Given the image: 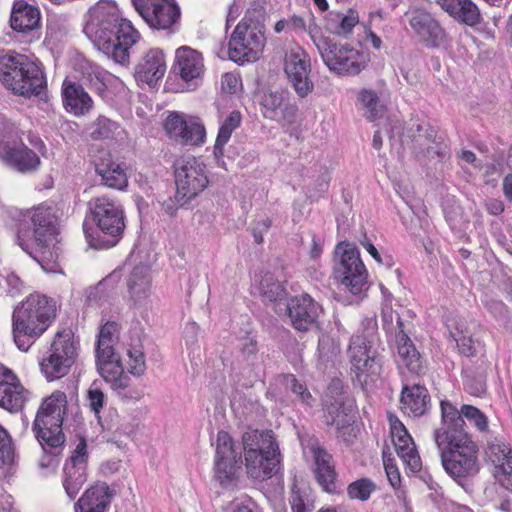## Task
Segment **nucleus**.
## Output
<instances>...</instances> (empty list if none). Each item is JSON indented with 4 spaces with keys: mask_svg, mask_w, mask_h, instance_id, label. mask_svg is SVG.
Segmentation results:
<instances>
[{
    "mask_svg": "<svg viewBox=\"0 0 512 512\" xmlns=\"http://www.w3.org/2000/svg\"><path fill=\"white\" fill-rule=\"evenodd\" d=\"M0 158L21 173L34 172L41 164L39 156L24 144L11 146L0 143Z\"/></svg>",
    "mask_w": 512,
    "mask_h": 512,
    "instance_id": "393cba45",
    "label": "nucleus"
},
{
    "mask_svg": "<svg viewBox=\"0 0 512 512\" xmlns=\"http://www.w3.org/2000/svg\"><path fill=\"white\" fill-rule=\"evenodd\" d=\"M112 500L105 483L90 487L75 503V512H105Z\"/></svg>",
    "mask_w": 512,
    "mask_h": 512,
    "instance_id": "c9c22d12",
    "label": "nucleus"
},
{
    "mask_svg": "<svg viewBox=\"0 0 512 512\" xmlns=\"http://www.w3.org/2000/svg\"><path fill=\"white\" fill-rule=\"evenodd\" d=\"M457 346L461 354L470 357L474 356L477 352V347L471 337L462 336L456 340Z\"/></svg>",
    "mask_w": 512,
    "mask_h": 512,
    "instance_id": "338daca9",
    "label": "nucleus"
},
{
    "mask_svg": "<svg viewBox=\"0 0 512 512\" xmlns=\"http://www.w3.org/2000/svg\"><path fill=\"white\" fill-rule=\"evenodd\" d=\"M461 412L463 419L465 418L473 424L479 431H486L488 427V419L483 412L472 405H462Z\"/></svg>",
    "mask_w": 512,
    "mask_h": 512,
    "instance_id": "13d9d810",
    "label": "nucleus"
},
{
    "mask_svg": "<svg viewBox=\"0 0 512 512\" xmlns=\"http://www.w3.org/2000/svg\"><path fill=\"white\" fill-rule=\"evenodd\" d=\"M29 221L20 223L17 233L19 246L42 263L57 235V218L49 207L39 206L28 213Z\"/></svg>",
    "mask_w": 512,
    "mask_h": 512,
    "instance_id": "7ed1b4c3",
    "label": "nucleus"
},
{
    "mask_svg": "<svg viewBox=\"0 0 512 512\" xmlns=\"http://www.w3.org/2000/svg\"><path fill=\"white\" fill-rule=\"evenodd\" d=\"M62 97L65 109L76 116L87 114L93 107V101L80 83L64 80Z\"/></svg>",
    "mask_w": 512,
    "mask_h": 512,
    "instance_id": "2f4dec72",
    "label": "nucleus"
},
{
    "mask_svg": "<svg viewBox=\"0 0 512 512\" xmlns=\"http://www.w3.org/2000/svg\"><path fill=\"white\" fill-rule=\"evenodd\" d=\"M242 468V450L236 447L232 437L225 431L217 434L214 459V479L224 489L237 487Z\"/></svg>",
    "mask_w": 512,
    "mask_h": 512,
    "instance_id": "ddd939ff",
    "label": "nucleus"
},
{
    "mask_svg": "<svg viewBox=\"0 0 512 512\" xmlns=\"http://www.w3.org/2000/svg\"><path fill=\"white\" fill-rule=\"evenodd\" d=\"M242 445L240 448L245 454L250 452L271 453L272 450L278 451V445L273 437L272 431H248L242 436Z\"/></svg>",
    "mask_w": 512,
    "mask_h": 512,
    "instance_id": "a19ab883",
    "label": "nucleus"
},
{
    "mask_svg": "<svg viewBox=\"0 0 512 512\" xmlns=\"http://www.w3.org/2000/svg\"><path fill=\"white\" fill-rule=\"evenodd\" d=\"M106 71L101 67L91 62L85 61L81 64V77L80 81L82 86H87L90 90L94 91L100 96H103L107 91L105 78Z\"/></svg>",
    "mask_w": 512,
    "mask_h": 512,
    "instance_id": "c03bdc74",
    "label": "nucleus"
},
{
    "mask_svg": "<svg viewBox=\"0 0 512 512\" xmlns=\"http://www.w3.org/2000/svg\"><path fill=\"white\" fill-rule=\"evenodd\" d=\"M241 114L239 111H232L221 125L216 143L214 146L215 154H222L223 146L229 141L232 132L240 125Z\"/></svg>",
    "mask_w": 512,
    "mask_h": 512,
    "instance_id": "8fccbe9b",
    "label": "nucleus"
},
{
    "mask_svg": "<svg viewBox=\"0 0 512 512\" xmlns=\"http://www.w3.org/2000/svg\"><path fill=\"white\" fill-rule=\"evenodd\" d=\"M279 455V450H272L269 454L256 452L245 454L247 475L261 481L271 478L278 471Z\"/></svg>",
    "mask_w": 512,
    "mask_h": 512,
    "instance_id": "c756f323",
    "label": "nucleus"
},
{
    "mask_svg": "<svg viewBox=\"0 0 512 512\" xmlns=\"http://www.w3.org/2000/svg\"><path fill=\"white\" fill-rule=\"evenodd\" d=\"M322 311V306L308 294L292 297L287 303V315L291 326L299 332H307L318 327Z\"/></svg>",
    "mask_w": 512,
    "mask_h": 512,
    "instance_id": "6ab92c4d",
    "label": "nucleus"
},
{
    "mask_svg": "<svg viewBox=\"0 0 512 512\" xmlns=\"http://www.w3.org/2000/svg\"><path fill=\"white\" fill-rule=\"evenodd\" d=\"M14 460V447L7 430L0 425V467L9 465Z\"/></svg>",
    "mask_w": 512,
    "mask_h": 512,
    "instance_id": "4d7b16f0",
    "label": "nucleus"
},
{
    "mask_svg": "<svg viewBox=\"0 0 512 512\" xmlns=\"http://www.w3.org/2000/svg\"><path fill=\"white\" fill-rule=\"evenodd\" d=\"M398 318H401L398 313L392 310L390 307L382 309V322L383 328L389 334L394 333L397 336Z\"/></svg>",
    "mask_w": 512,
    "mask_h": 512,
    "instance_id": "69168bd1",
    "label": "nucleus"
},
{
    "mask_svg": "<svg viewBox=\"0 0 512 512\" xmlns=\"http://www.w3.org/2000/svg\"><path fill=\"white\" fill-rule=\"evenodd\" d=\"M127 286L135 303L145 299L150 288L149 267L143 264L136 265L129 275Z\"/></svg>",
    "mask_w": 512,
    "mask_h": 512,
    "instance_id": "37998d69",
    "label": "nucleus"
},
{
    "mask_svg": "<svg viewBox=\"0 0 512 512\" xmlns=\"http://www.w3.org/2000/svg\"><path fill=\"white\" fill-rule=\"evenodd\" d=\"M55 316V302L40 294H31L13 312L14 321L39 335L49 327Z\"/></svg>",
    "mask_w": 512,
    "mask_h": 512,
    "instance_id": "2eb2a0df",
    "label": "nucleus"
},
{
    "mask_svg": "<svg viewBox=\"0 0 512 512\" xmlns=\"http://www.w3.org/2000/svg\"><path fill=\"white\" fill-rule=\"evenodd\" d=\"M442 426L434 431L437 447L444 446L447 441L458 438L460 434H468L464 430L463 414L447 401L441 402Z\"/></svg>",
    "mask_w": 512,
    "mask_h": 512,
    "instance_id": "b1692460",
    "label": "nucleus"
},
{
    "mask_svg": "<svg viewBox=\"0 0 512 512\" xmlns=\"http://www.w3.org/2000/svg\"><path fill=\"white\" fill-rule=\"evenodd\" d=\"M129 372L135 376H141L146 370L145 356L141 349L133 348L128 350Z\"/></svg>",
    "mask_w": 512,
    "mask_h": 512,
    "instance_id": "052dcab7",
    "label": "nucleus"
},
{
    "mask_svg": "<svg viewBox=\"0 0 512 512\" xmlns=\"http://www.w3.org/2000/svg\"><path fill=\"white\" fill-rule=\"evenodd\" d=\"M26 63V55L9 51L8 53L0 56V82L3 86L11 90L15 94V90H19L20 79L19 75L23 73Z\"/></svg>",
    "mask_w": 512,
    "mask_h": 512,
    "instance_id": "72a5a7b5",
    "label": "nucleus"
},
{
    "mask_svg": "<svg viewBox=\"0 0 512 512\" xmlns=\"http://www.w3.org/2000/svg\"><path fill=\"white\" fill-rule=\"evenodd\" d=\"M119 324L115 321H107L100 328L97 341L117 343L119 339Z\"/></svg>",
    "mask_w": 512,
    "mask_h": 512,
    "instance_id": "e2e57ef3",
    "label": "nucleus"
},
{
    "mask_svg": "<svg viewBox=\"0 0 512 512\" xmlns=\"http://www.w3.org/2000/svg\"><path fill=\"white\" fill-rule=\"evenodd\" d=\"M77 357V349L71 331L56 333L47 355L40 362L41 372L48 381L67 375Z\"/></svg>",
    "mask_w": 512,
    "mask_h": 512,
    "instance_id": "4468645a",
    "label": "nucleus"
},
{
    "mask_svg": "<svg viewBox=\"0 0 512 512\" xmlns=\"http://www.w3.org/2000/svg\"><path fill=\"white\" fill-rule=\"evenodd\" d=\"M117 343L97 341L96 364L103 379L123 399L139 400L143 391L130 387V377L125 374L120 355L115 350Z\"/></svg>",
    "mask_w": 512,
    "mask_h": 512,
    "instance_id": "1a4fd4ad",
    "label": "nucleus"
},
{
    "mask_svg": "<svg viewBox=\"0 0 512 512\" xmlns=\"http://www.w3.org/2000/svg\"><path fill=\"white\" fill-rule=\"evenodd\" d=\"M335 17L337 20L334 22L328 23L327 29L333 33L334 35L340 37H347L351 32L355 25L359 22L358 14L352 10L349 11V14L342 15L336 14Z\"/></svg>",
    "mask_w": 512,
    "mask_h": 512,
    "instance_id": "3c124183",
    "label": "nucleus"
},
{
    "mask_svg": "<svg viewBox=\"0 0 512 512\" xmlns=\"http://www.w3.org/2000/svg\"><path fill=\"white\" fill-rule=\"evenodd\" d=\"M259 292L268 301H278L285 297L284 286L274 277L273 274L265 273L259 283Z\"/></svg>",
    "mask_w": 512,
    "mask_h": 512,
    "instance_id": "de8ad7c7",
    "label": "nucleus"
},
{
    "mask_svg": "<svg viewBox=\"0 0 512 512\" xmlns=\"http://www.w3.org/2000/svg\"><path fill=\"white\" fill-rule=\"evenodd\" d=\"M361 333L353 335L348 349L351 371L360 383H367L368 378L373 380L381 371V362L378 358L379 337L376 320L370 319L362 323Z\"/></svg>",
    "mask_w": 512,
    "mask_h": 512,
    "instance_id": "423d86ee",
    "label": "nucleus"
},
{
    "mask_svg": "<svg viewBox=\"0 0 512 512\" xmlns=\"http://www.w3.org/2000/svg\"><path fill=\"white\" fill-rule=\"evenodd\" d=\"M430 399V394L424 386H405L401 393V408L408 415L420 417L428 411Z\"/></svg>",
    "mask_w": 512,
    "mask_h": 512,
    "instance_id": "e433bc0d",
    "label": "nucleus"
},
{
    "mask_svg": "<svg viewBox=\"0 0 512 512\" xmlns=\"http://www.w3.org/2000/svg\"><path fill=\"white\" fill-rule=\"evenodd\" d=\"M376 488V484L371 479L361 478L348 485L347 494L350 499L367 501Z\"/></svg>",
    "mask_w": 512,
    "mask_h": 512,
    "instance_id": "603ef678",
    "label": "nucleus"
},
{
    "mask_svg": "<svg viewBox=\"0 0 512 512\" xmlns=\"http://www.w3.org/2000/svg\"><path fill=\"white\" fill-rule=\"evenodd\" d=\"M118 129V124L104 116H99L91 126V138L104 140L111 138Z\"/></svg>",
    "mask_w": 512,
    "mask_h": 512,
    "instance_id": "864d4df0",
    "label": "nucleus"
},
{
    "mask_svg": "<svg viewBox=\"0 0 512 512\" xmlns=\"http://www.w3.org/2000/svg\"><path fill=\"white\" fill-rule=\"evenodd\" d=\"M391 437L398 456L413 472L421 469V459L412 437L405 426L396 419L391 421Z\"/></svg>",
    "mask_w": 512,
    "mask_h": 512,
    "instance_id": "bb28decb",
    "label": "nucleus"
},
{
    "mask_svg": "<svg viewBox=\"0 0 512 512\" xmlns=\"http://www.w3.org/2000/svg\"><path fill=\"white\" fill-rule=\"evenodd\" d=\"M39 10L25 1H16L13 5L10 26L14 31L25 33L38 27Z\"/></svg>",
    "mask_w": 512,
    "mask_h": 512,
    "instance_id": "58836bf2",
    "label": "nucleus"
},
{
    "mask_svg": "<svg viewBox=\"0 0 512 512\" xmlns=\"http://www.w3.org/2000/svg\"><path fill=\"white\" fill-rule=\"evenodd\" d=\"M314 463H315V477L319 485L324 491L328 493H335L337 491L335 465L333 457L321 446H311L310 448Z\"/></svg>",
    "mask_w": 512,
    "mask_h": 512,
    "instance_id": "c85d7f7f",
    "label": "nucleus"
},
{
    "mask_svg": "<svg viewBox=\"0 0 512 512\" xmlns=\"http://www.w3.org/2000/svg\"><path fill=\"white\" fill-rule=\"evenodd\" d=\"M18 323L19 322L13 320L14 341L20 350L27 351L34 342V340L38 338L40 335L34 331L26 329L25 325H20Z\"/></svg>",
    "mask_w": 512,
    "mask_h": 512,
    "instance_id": "6e6d98bb",
    "label": "nucleus"
},
{
    "mask_svg": "<svg viewBox=\"0 0 512 512\" xmlns=\"http://www.w3.org/2000/svg\"><path fill=\"white\" fill-rule=\"evenodd\" d=\"M358 100L365 109V117L369 121H376L383 117L385 106L381 103L374 90L362 89L358 94Z\"/></svg>",
    "mask_w": 512,
    "mask_h": 512,
    "instance_id": "a18cd8bd",
    "label": "nucleus"
},
{
    "mask_svg": "<svg viewBox=\"0 0 512 512\" xmlns=\"http://www.w3.org/2000/svg\"><path fill=\"white\" fill-rule=\"evenodd\" d=\"M397 328L395 342L398 356L410 372L419 374L423 369L421 356L408 334L404 331V324L401 318H398Z\"/></svg>",
    "mask_w": 512,
    "mask_h": 512,
    "instance_id": "f704fd0d",
    "label": "nucleus"
},
{
    "mask_svg": "<svg viewBox=\"0 0 512 512\" xmlns=\"http://www.w3.org/2000/svg\"><path fill=\"white\" fill-rule=\"evenodd\" d=\"M67 408V396L55 391L45 398L35 417L33 431L44 452L57 455L65 442L62 424Z\"/></svg>",
    "mask_w": 512,
    "mask_h": 512,
    "instance_id": "20e7f679",
    "label": "nucleus"
},
{
    "mask_svg": "<svg viewBox=\"0 0 512 512\" xmlns=\"http://www.w3.org/2000/svg\"><path fill=\"white\" fill-rule=\"evenodd\" d=\"M485 453L496 469V476L512 465V449L502 439L495 438L488 442Z\"/></svg>",
    "mask_w": 512,
    "mask_h": 512,
    "instance_id": "79ce46f5",
    "label": "nucleus"
},
{
    "mask_svg": "<svg viewBox=\"0 0 512 512\" xmlns=\"http://www.w3.org/2000/svg\"><path fill=\"white\" fill-rule=\"evenodd\" d=\"M173 167L178 201L188 203L208 186L206 165L198 158L182 156L175 160Z\"/></svg>",
    "mask_w": 512,
    "mask_h": 512,
    "instance_id": "f8f14e48",
    "label": "nucleus"
},
{
    "mask_svg": "<svg viewBox=\"0 0 512 512\" xmlns=\"http://www.w3.org/2000/svg\"><path fill=\"white\" fill-rule=\"evenodd\" d=\"M409 24L420 41L427 47H440L446 40L445 30L433 15L426 10H411Z\"/></svg>",
    "mask_w": 512,
    "mask_h": 512,
    "instance_id": "4be33fe9",
    "label": "nucleus"
},
{
    "mask_svg": "<svg viewBox=\"0 0 512 512\" xmlns=\"http://www.w3.org/2000/svg\"><path fill=\"white\" fill-rule=\"evenodd\" d=\"M203 68L201 53L188 46H182L176 50L173 70L182 80L189 82L198 78Z\"/></svg>",
    "mask_w": 512,
    "mask_h": 512,
    "instance_id": "7c9ffc66",
    "label": "nucleus"
},
{
    "mask_svg": "<svg viewBox=\"0 0 512 512\" xmlns=\"http://www.w3.org/2000/svg\"><path fill=\"white\" fill-rule=\"evenodd\" d=\"M28 395L20 382L0 381V407L10 413L21 411Z\"/></svg>",
    "mask_w": 512,
    "mask_h": 512,
    "instance_id": "ea45409f",
    "label": "nucleus"
},
{
    "mask_svg": "<svg viewBox=\"0 0 512 512\" xmlns=\"http://www.w3.org/2000/svg\"><path fill=\"white\" fill-rule=\"evenodd\" d=\"M166 71L165 57L160 49H150L135 67L136 78L149 86L160 80Z\"/></svg>",
    "mask_w": 512,
    "mask_h": 512,
    "instance_id": "cd10ccee",
    "label": "nucleus"
},
{
    "mask_svg": "<svg viewBox=\"0 0 512 512\" xmlns=\"http://www.w3.org/2000/svg\"><path fill=\"white\" fill-rule=\"evenodd\" d=\"M265 12L263 8L249 9L237 24L228 42V55L235 63L254 62L259 59L266 44Z\"/></svg>",
    "mask_w": 512,
    "mask_h": 512,
    "instance_id": "f03ea898",
    "label": "nucleus"
},
{
    "mask_svg": "<svg viewBox=\"0 0 512 512\" xmlns=\"http://www.w3.org/2000/svg\"><path fill=\"white\" fill-rule=\"evenodd\" d=\"M318 28L309 27L310 37L327 68L340 76L358 75L367 65V56L349 44L336 43L330 37L318 35Z\"/></svg>",
    "mask_w": 512,
    "mask_h": 512,
    "instance_id": "0eeeda50",
    "label": "nucleus"
},
{
    "mask_svg": "<svg viewBox=\"0 0 512 512\" xmlns=\"http://www.w3.org/2000/svg\"><path fill=\"white\" fill-rule=\"evenodd\" d=\"M22 66L25 68L19 75L21 87L19 90H15V94L26 98L36 96L42 99L43 96H46L47 81L41 65L26 55V63H23Z\"/></svg>",
    "mask_w": 512,
    "mask_h": 512,
    "instance_id": "a878e982",
    "label": "nucleus"
},
{
    "mask_svg": "<svg viewBox=\"0 0 512 512\" xmlns=\"http://www.w3.org/2000/svg\"><path fill=\"white\" fill-rule=\"evenodd\" d=\"M346 402H323V419L327 426H335L337 437L347 445L354 443L357 437L355 417Z\"/></svg>",
    "mask_w": 512,
    "mask_h": 512,
    "instance_id": "aec40b11",
    "label": "nucleus"
},
{
    "mask_svg": "<svg viewBox=\"0 0 512 512\" xmlns=\"http://www.w3.org/2000/svg\"><path fill=\"white\" fill-rule=\"evenodd\" d=\"M464 387L466 391L473 395L480 397L486 393V369L481 368L479 371H472L471 369L464 370Z\"/></svg>",
    "mask_w": 512,
    "mask_h": 512,
    "instance_id": "09e8293b",
    "label": "nucleus"
},
{
    "mask_svg": "<svg viewBox=\"0 0 512 512\" xmlns=\"http://www.w3.org/2000/svg\"><path fill=\"white\" fill-rule=\"evenodd\" d=\"M93 164L96 175L100 177V185L119 191L127 188L128 176L124 165L116 162L108 151H99Z\"/></svg>",
    "mask_w": 512,
    "mask_h": 512,
    "instance_id": "5701e85b",
    "label": "nucleus"
},
{
    "mask_svg": "<svg viewBox=\"0 0 512 512\" xmlns=\"http://www.w3.org/2000/svg\"><path fill=\"white\" fill-rule=\"evenodd\" d=\"M334 276L352 294L357 295L368 289V273L357 247L341 242L335 248Z\"/></svg>",
    "mask_w": 512,
    "mask_h": 512,
    "instance_id": "9b49d317",
    "label": "nucleus"
},
{
    "mask_svg": "<svg viewBox=\"0 0 512 512\" xmlns=\"http://www.w3.org/2000/svg\"><path fill=\"white\" fill-rule=\"evenodd\" d=\"M118 283V275L112 273L101 280L96 286L91 287L88 291L87 300L89 303H99L107 301L113 294Z\"/></svg>",
    "mask_w": 512,
    "mask_h": 512,
    "instance_id": "49530a36",
    "label": "nucleus"
},
{
    "mask_svg": "<svg viewBox=\"0 0 512 512\" xmlns=\"http://www.w3.org/2000/svg\"><path fill=\"white\" fill-rule=\"evenodd\" d=\"M168 136L182 145H199L204 142L206 131L199 118L171 112L164 123Z\"/></svg>",
    "mask_w": 512,
    "mask_h": 512,
    "instance_id": "dca6fc26",
    "label": "nucleus"
},
{
    "mask_svg": "<svg viewBox=\"0 0 512 512\" xmlns=\"http://www.w3.org/2000/svg\"><path fill=\"white\" fill-rule=\"evenodd\" d=\"M240 352L243 360H245L248 365L254 366L258 352L256 339L250 336L244 338L240 346Z\"/></svg>",
    "mask_w": 512,
    "mask_h": 512,
    "instance_id": "680f3d73",
    "label": "nucleus"
},
{
    "mask_svg": "<svg viewBox=\"0 0 512 512\" xmlns=\"http://www.w3.org/2000/svg\"><path fill=\"white\" fill-rule=\"evenodd\" d=\"M284 70L299 97L305 98L313 91L314 84L309 77L310 58L304 50L297 48L287 53Z\"/></svg>",
    "mask_w": 512,
    "mask_h": 512,
    "instance_id": "a211bd4d",
    "label": "nucleus"
},
{
    "mask_svg": "<svg viewBox=\"0 0 512 512\" xmlns=\"http://www.w3.org/2000/svg\"><path fill=\"white\" fill-rule=\"evenodd\" d=\"M87 444L82 439L72 456L67 460L64 467L65 478L63 481L64 489L67 495L73 499L78 494L82 486L87 481Z\"/></svg>",
    "mask_w": 512,
    "mask_h": 512,
    "instance_id": "412c9836",
    "label": "nucleus"
},
{
    "mask_svg": "<svg viewBox=\"0 0 512 512\" xmlns=\"http://www.w3.org/2000/svg\"><path fill=\"white\" fill-rule=\"evenodd\" d=\"M438 449L443 468L452 478H463L478 472L477 445L469 434H460Z\"/></svg>",
    "mask_w": 512,
    "mask_h": 512,
    "instance_id": "9d476101",
    "label": "nucleus"
},
{
    "mask_svg": "<svg viewBox=\"0 0 512 512\" xmlns=\"http://www.w3.org/2000/svg\"><path fill=\"white\" fill-rule=\"evenodd\" d=\"M436 3L455 20L469 26L481 21L478 7L471 0H435Z\"/></svg>",
    "mask_w": 512,
    "mask_h": 512,
    "instance_id": "4c0bfd02",
    "label": "nucleus"
},
{
    "mask_svg": "<svg viewBox=\"0 0 512 512\" xmlns=\"http://www.w3.org/2000/svg\"><path fill=\"white\" fill-rule=\"evenodd\" d=\"M288 92L286 91H270L264 94L261 105L266 110L265 116L274 118L277 110L282 108L287 100Z\"/></svg>",
    "mask_w": 512,
    "mask_h": 512,
    "instance_id": "5fc2aeb1",
    "label": "nucleus"
},
{
    "mask_svg": "<svg viewBox=\"0 0 512 512\" xmlns=\"http://www.w3.org/2000/svg\"><path fill=\"white\" fill-rule=\"evenodd\" d=\"M146 23L155 29H169L180 18V8L173 0H141L134 6Z\"/></svg>",
    "mask_w": 512,
    "mask_h": 512,
    "instance_id": "f3484780",
    "label": "nucleus"
},
{
    "mask_svg": "<svg viewBox=\"0 0 512 512\" xmlns=\"http://www.w3.org/2000/svg\"><path fill=\"white\" fill-rule=\"evenodd\" d=\"M346 402V391L344 383L339 378L330 381L323 402Z\"/></svg>",
    "mask_w": 512,
    "mask_h": 512,
    "instance_id": "bf43d9fd",
    "label": "nucleus"
},
{
    "mask_svg": "<svg viewBox=\"0 0 512 512\" xmlns=\"http://www.w3.org/2000/svg\"><path fill=\"white\" fill-rule=\"evenodd\" d=\"M86 401L89 409L93 412L98 424L108 430H121L119 415L115 409H109L108 415L101 416V411L106 403L104 392L96 385V382L89 387L86 393Z\"/></svg>",
    "mask_w": 512,
    "mask_h": 512,
    "instance_id": "473e14b6",
    "label": "nucleus"
},
{
    "mask_svg": "<svg viewBox=\"0 0 512 512\" xmlns=\"http://www.w3.org/2000/svg\"><path fill=\"white\" fill-rule=\"evenodd\" d=\"M401 143L407 147L422 165L437 159L442 162L448 156L446 144L437 136V130L425 119L411 118L403 128Z\"/></svg>",
    "mask_w": 512,
    "mask_h": 512,
    "instance_id": "6e6552de",
    "label": "nucleus"
},
{
    "mask_svg": "<svg viewBox=\"0 0 512 512\" xmlns=\"http://www.w3.org/2000/svg\"><path fill=\"white\" fill-rule=\"evenodd\" d=\"M383 465L385 468V472L387 474V478L392 485V487L396 488L400 486L401 483V477L399 470L397 468V465L395 463L394 458H392L390 455L387 456L386 453L383 451Z\"/></svg>",
    "mask_w": 512,
    "mask_h": 512,
    "instance_id": "0e129e2a",
    "label": "nucleus"
},
{
    "mask_svg": "<svg viewBox=\"0 0 512 512\" xmlns=\"http://www.w3.org/2000/svg\"><path fill=\"white\" fill-rule=\"evenodd\" d=\"M4 279L7 284L6 292L9 295L14 296L20 293L23 283L15 273L8 274Z\"/></svg>",
    "mask_w": 512,
    "mask_h": 512,
    "instance_id": "774afa93",
    "label": "nucleus"
},
{
    "mask_svg": "<svg viewBox=\"0 0 512 512\" xmlns=\"http://www.w3.org/2000/svg\"><path fill=\"white\" fill-rule=\"evenodd\" d=\"M88 207L92 220L100 232L97 236H93L85 229L89 246L95 249L115 246L122 238L125 229V216L121 204L103 195L92 198L88 202Z\"/></svg>",
    "mask_w": 512,
    "mask_h": 512,
    "instance_id": "39448f33",
    "label": "nucleus"
},
{
    "mask_svg": "<svg viewBox=\"0 0 512 512\" xmlns=\"http://www.w3.org/2000/svg\"><path fill=\"white\" fill-rule=\"evenodd\" d=\"M84 33L99 51L120 65L129 63V50L140 38L131 22L108 1H99L89 10Z\"/></svg>",
    "mask_w": 512,
    "mask_h": 512,
    "instance_id": "f257e3e1",
    "label": "nucleus"
}]
</instances>
